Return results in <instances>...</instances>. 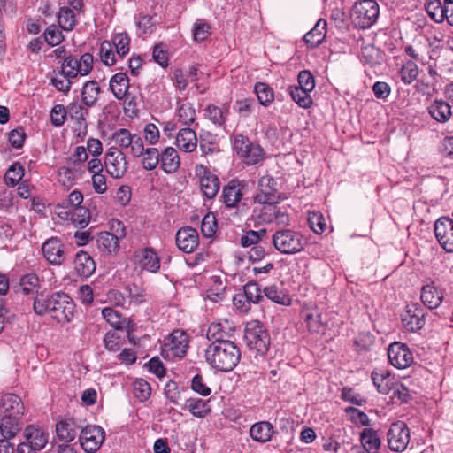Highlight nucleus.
Masks as SVG:
<instances>
[{
	"mask_svg": "<svg viewBox=\"0 0 453 453\" xmlns=\"http://www.w3.org/2000/svg\"><path fill=\"white\" fill-rule=\"evenodd\" d=\"M58 181L65 187L70 188L73 185L77 177V170L67 166H61L58 172Z\"/></svg>",
	"mask_w": 453,
	"mask_h": 453,
	"instance_id": "58",
	"label": "nucleus"
},
{
	"mask_svg": "<svg viewBox=\"0 0 453 453\" xmlns=\"http://www.w3.org/2000/svg\"><path fill=\"white\" fill-rule=\"evenodd\" d=\"M142 155L144 157L142 160V165L145 170H154L159 164L160 154L157 148L144 149Z\"/></svg>",
	"mask_w": 453,
	"mask_h": 453,
	"instance_id": "49",
	"label": "nucleus"
},
{
	"mask_svg": "<svg viewBox=\"0 0 453 453\" xmlns=\"http://www.w3.org/2000/svg\"><path fill=\"white\" fill-rule=\"evenodd\" d=\"M428 111L435 120L441 123L446 122L451 116L450 106L444 101H435Z\"/></svg>",
	"mask_w": 453,
	"mask_h": 453,
	"instance_id": "39",
	"label": "nucleus"
},
{
	"mask_svg": "<svg viewBox=\"0 0 453 453\" xmlns=\"http://www.w3.org/2000/svg\"><path fill=\"white\" fill-rule=\"evenodd\" d=\"M264 295L271 301L281 304L288 306L291 304V298L285 294V292L277 287L276 285H271L264 288L263 289Z\"/></svg>",
	"mask_w": 453,
	"mask_h": 453,
	"instance_id": "40",
	"label": "nucleus"
},
{
	"mask_svg": "<svg viewBox=\"0 0 453 453\" xmlns=\"http://www.w3.org/2000/svg\"><path fill=\"white\" fill-rule=\"evenodd\" d=\"M228 108L226 106L225 109H221L214 104H209L204 110L205 115L213 124L222 126L226 122Z\"/></svg>",
	"mask_w": 453,
	"mask_h": 453,
	"instance_id": "47",
	"label": "nucleus"
},
{
	"mask_svg": "<svg viewBox=\"0 0 453 453\" xmlns=\"http://www.w3.org/2000/svg\"><path fill=\"white\" fill-rule=\"evenodd\" d=\"M371 378L377 390L380 394H389L394 389L395 380L391 374L384 369H375L371 374Z\"/></svg>",
	"mask_w": 453,
	"mask_h": 453,
	"instance_id": "27",
	"label": "nucleus"
},
{
	"mask_svg": "<svg viewBox=\"0 0 453 453\" xmlns=\"http://www.w3.org/2000/svg\"><path fill=\"white\" fill-rule=\"evenodd\" d=\"M188 347V336L181 330H174L161 346V355L167 359L185 356Z\"/></svg>",
	"mask_w": 453,
	"mask_h": 453,
	"instance_id": "7",
	"label": "nucleus"
},
{
	"mask_svg": "<svg viewBox=\"0 0 453 453\" xmlns=\"http://www.w3.org/2000/svg\"><path fill=\"white\" fill-rule=\"evenodd\" d=\"M274 433L273 425L268 421L253 424L250 428V437L257 442L265 443L271 441Z\"/></svg>",
	"mask_w": 453,
	"mask_h": 453,
	"instance_id": "30",
	"label": "nucleus"
},
{
	"mask_svg": "<svg viewBox=\"0 0 453 453\" xmlns=\"http://www.w3.org/2000/svg\"><path fill=\"white\" fill-rule=\"evenodd\" d=\"M254 90L259 104L263 106L270 105L274 99L273 90L266 83L257 82L254 86Z\"/></svg>",
	"mask_w": 453,
	"mask_h": 453,
	"instance_id": "42",
	"label": "nucleus"
},
{
	"mask_svg": "<svg viewBox=\"0 0 453 453\" xmlns=\"http://www.w3.org/2000/svg\"><path fill=\"white\" fill-rule=\"evenodd\" d=\"M130 38L127 33H119L113 35L111 39V46L113 45L116 53L119 58H124L129 52Z\"/></svg>",
	"mask_w": 453,
	"mask_h": 453,
	"instance_id": "46",
	"label": "nucleus"
},
{
	"mask_svg": "<svg viewBox=\"0 0 453 453\" xmlns=\"http://www.w3.org/2000/svg\"><path fill=\"white\" fill-rule=\"evenodd\" d=\"M175 242L180 250L185 253H191L199 243V235L195 228L185 226L177 231Z\"/></svg>",
	"mask_w": 453,
	"mask_h": 453,
	"instance_id": "22",
	"label": "nucleus"
},
{
	"mask_svg": "<svg viewBox=\"0 0 453 453\" xmlns=\"http://www.w3.org/2000/svg\"><path fill=\"white\" fill-rule=\"evenodd\" d=\"M104 441V431L97 426L82 427L80 433L81 448L88 453L96 452Z\"/></svg>",
	"mask_w": 453,
	"mask_h": 453,
	"instance_id": "16",
	"label": "nucleus"
},
{
	"mask_svg": "<svg viewBox=\"0 0 453 453\" xmlns=\"http://www.w3.org/2000/svg\"><path fill=\"white\" fill-rule=\"evenodd\" d=\"M24 176V168L19 163L12 164L4 174L6 185L16 186Z\"/></svg>",
	"mask_w": 453,
	"mask_h": 453,
	"instance_id": "48",
	"label": "nucleus"
},
{
	"mask_svg": "<svg viewBox=\"0 0 453 453\" xmlns=\"http://www.w3.org/2000/svg\"><path fill=\"white\" fill-rule=\"evenodd\" d=\"M69 220L79 227L84 228L90 221V212L88 209L84 206L80 205L74 207V210H72Z\"/></svg>",
	"mask_w": 453,
	"mask_h": 453,
	"instance_id": "45",
	"label": "nucleus"
},
{
	"mask_svg": "<svg viewBox=\"0 0 453 453\" xmlns=\"http://www.w3.org/2000/svg\"><path fill=\"white\" fill-rule=\"evenodd\" d=\"M44 40L50 46H56L64 40L62 32L55 26H49L44 31Z\"/></svg>",
	"mask_w": 453,
	"mask_h": 453,
	"instance_id": "60",
	"label": "nucleus"
},
{
	"mask_svg": "<svg viewBox=\"0 0 453 453\" xmlns=\"http://www.w3.org/2000/svg\"><path fill=\"white\" fill-rule=\"evenodd\" d=\"M266 234V229L263 228L258 231L250 230L247 231L240 239V244L243 248L251 245H257L258 242Z\"/></svg>",
	"mask_w": 453,
	"mask_h": 453,
	"instance_id": "53",
	"label": "nucleus"
},
{
	"mask_svg": "<svg viewBox=\"0 0 453 453\" xmlns=\"http://www.w3.org/2000/svg\"><path fill=\"white\" fill-rule=\"evenodd\" d=\"M67 116V110L63 104H56L50 111V122L54 127H61Z\"/></svg>",
	"mask_w": 453,
	"mask_h": 453,
	"instance_id": "64",
	"label": "nucleus"
},
{
	"mask_svg": "<svg viewBox=\"0 0 453 453\" xmlns=\"http://www.w3.org/2000/svg\"><path fill=\"white\" fill-rule=\"evenodd\" d=\"M234 148L248 165H255L263 159L264 150L260 145L252 143L242 134L234 135Z\"/></svg>",
	"mask_w": 453,
	"mask_h": 453,
	"instance_id": "8",
	"label": "nucleus"
},
{
	"mask_svg": "<svg viewBox=\"0 0 453 453\" xmlns=\"http://www.w3.org/2000/svg\"><path fill=\"white\" fill-rule=\"evenodd\" d=\"M234 331V326L228 320L211 323L206 333L207 339L211 342L209 345H215L221 342H232L230 337Z\"/></svg>",
	"mask_w": 453,
	"mask_h": 453,
	"instance_id": "21",
	"label": "nucleus"
},
{
	"mask_svg": "<svg viewBox=\"0 0 453 453\" xmlns=\"http://www.w3.org/2000/svg\"><path fill=\"white\" fill-rule=\"evenodd\" d=\"M434 234L440 245L447 251L453 252V219L441 217L434 222Z\"/></svg>",
	"mask_w": 453,
	"mask_h": 453,
	"instance_id": "17",
	"label": "nucleus"
},
{
	"mask_svg": "<svg viewBox=\"0 0 453 453\" xmlns=\"http://www.w3.org/2000/svg\"><path fill=\"white\" fill-rule=\"evenodd\" d=\"M184 408L188 409L195 417L197 418H204L211 411L208 406V401L199 398H190L187 400Z\"/></svg>",
	"mask_w": 453,
	"mask_h": 453,
	"instance_id": "41",
	"label": "nucleus"
},
{
	"mask_svg": "<svg viewBox=\"0 0 453 453\" xmlns=\"http://www.w3.org/2000/svg\"><path fill=\"white\" fill-rule=\"evenodd\" d=\"M206 362L221 372L232 371L241 359V352L234 342H221L208 345L204 351Z\"/></svg>",
	"mask_w": 453,
	"mask_h": 453,
	"instance_id": "2",
	"label": "nucleus"
},
{
	"mask_svg": "<svg viewBox=\"0 0 453 453\" xmlns=\"http://www.w3.org/2000/svg\"><path fill=\"white\" fill-rule=\"evenodd\" d=\"M44 258L51 265H61L67 258L66 247L58 237H50L42 245Z\"/></svg>",
	"mask_w": 453,
	"mask_h": 453,
	"instance_id": "13",
	"label": "nucleus"
},
{
	"mask_svg": "<svg viewBox=\"0 0 453 453\" xmlns=\"http://www.w3.org/2000/svg\"><path fill=\"white\" fill-rule=\"evenodd\" d=\"M2 416L22 417L24 414V404L19 396L14 394H5L1 398Z\"/></svg>",
	"mask_w": 453,
	"mask_h": 453,
	"instance_id": "25",
	"label": "nucleus"
},
{
	"mask_svg": "<svg viewBox=\"0 0 453 453\" xmlns=\"http://www.w3.org/2000/svg\"><path fill=\"white\" fill-rule=\"evenodd\" d=\"M110 88L118 100L127 96L130 87L129 78L124 73H115L110 80Z\"/></svg>",
	"mask_w": 453,
	"mask_h": 453,
	"instance_id": "31",
	"label": "nucleus"
},
{
	"mask_svg": "<svg viewBox=\"0 0 453 453\" xmlns=\"http://www.w3.org/2000/svg\"><path fill=\"white\" fill-rule=\"evenodd\" d=\"M179 120L184 125H190L196 119V110L189 103L182 104L178 109Z\"/></svg>",
	"mask_w": 453,
	"mask_h": 453,
	"instance_id": "57",
	"label": "nucleus"
},
{
	"mask_svg": "<svg viewBox=\"0 0 453 453\" xmlns=\"http://www.w3.org/2000/svg\"><path fill=\"white\" fill-rule=\"evenodd\" d=\"M74 268L77 273L81 277H89L96 270V265L88 253L79 250L74 259Z\"/></svg>",
	"mask_w": 453,
	"mask_h": 453,
	"instance_id": "29",
	"label": "nucleus"
},
{
	"mask_svg": "<svg viewBox=\"0 0 453 453\" xmlns=\"http://www.w3.org/2000/svg\"><path fill=\"white\" fill-rule=\"evenodd\" d=\"M195 174L199 178L200 189L204 196L209 199L214 198L220 188L218 176L203 165H197L195 167Z\"/></svg>",
	"mask_w": 453,
	"mask_h": 453,
	"instance_id": "15",
	"label": "nucleus"
},
{
	"mask_svg": "<svg viewBox=\"0 0 453 453\" xmlns=\"http://www.w3.org/2000/svg\"><path fill=\"white\" fill-rule=\"evenodd\" d=\"M345 412L355 425L369 426L370 419L364 411L355 407H347Z\"/></svg>",
	"mask_w": 453,
	"mask_h": 453,
	"instance_id": "59",
	"label": "nucleus"
},
{
	"mask_svg": "<svg viewBox=\"0 0 453 453\" xmlns=\"http://www.w3.org/2000/svg\"><path fill=\"white\" fill-rule=\"evenodd\" d=\"M361 53L365 61L371 65L379 64L381 59L380 50L373 45L363 47Z\"/></svg>",
	"mask_w": 453,
	"mask_h": 453,
	"instance_id": "62",
	"label": "nucleus"
},
{
	"mask_svg": "<svg viewBox=\"0 0 453 453\" xmlns=\"http://www.w3.org/2000/svg\"><path fill=\"white\" fill-rule=\"evenodd\" d=\"M101 88L96 81H88L84 83L81 93L83 104L88 107L96 104L100 94Z\"/></svg>",
	"mask_w": 453,
	"mask_h": 453,
	"instance_id": "37",
	"label": "nucleus"
},
{
	"mask_svg": "<svg viewBox=\"0 0 453 453\" xmlns=\"http://www.w3.org/2000/svg\"><path fill=\"white\" fill-rule=\"evenodd\" d=\"M104 319L115 329L120 330L124 327L126 320L121 314L111 307H105L102 310Z\"/></svg>",
	"mask_w": 453,
	"mask_h": 453,
	"instance_id": "50",
	"label": "nucleus"
},
{
	"mask_svg": "<svg viewBox=\"0 0 453 453\" xmlns=\"http://www.w3.org/2000/svg\"><path fill=\"white\" fill-rule=\"evenodd\" d=\"M196 134L189 127L182 128L176 136V144L180 150L185 152H191L196 148Z\"/></svg>",
	"mask_w": 453,
	"mask_h": 453,
	"instance_id": "34",
	"label": "nucleus"
},
{
	"mask_svg": "<svg viewBox=\"0 0 453 453\" xmlns=\"http://www.w3.org/2000/svg\"><path fill=\"white\" fill-rule=\"evenodd\" d=\"M388 448L392 451H403L410 441V431L407 425L403 421H397L390 426L387 434Z\"/></svg>",
	"mask_w": 453,
	"mask_h": 453,
	"instance_id": "12",
	"label": "nucleus"
},
{
	"mask_svg": "<svg viewBox=\"0 0 453 453\" xmlns=\"http://www.w3.org/2000/svg\"><path fill=\"white\" fill-rule=\"evenodd\" d=\"M39 283V277L35 273H27L21 277L18 291L22 292L24 295L34 294L37 292Z\"/></svg>",
	"mask_w": 453,
	"mask_h": 453,
	"instance_id": "44",
	"label": "nucleus"
},
{
	"mask_svg": "<svg viewBox=\"0 0 453 453\" xmlns=\"http://www.w3.org/2000/svg\"><path fill=\"white\" fill-rule=\"evenodd\" d=\"M140 263L142 269L150 273H157L160 268V259L152 248L141 250Z\"/></svg>",
	"mask_w": 453,
	"mask_h": 453,
	"instance_id": "36",
	"label": "nucleus"
},
{
	"mask_svg": "<svg viewBox=\"0 0 453 453\" xmlns=\"http://www.w3.org/2000/svg\"><path fill=\"white\" fill-rule=\"evenodd\" d=\"M380 7L374 0H361L355 3L350 12L353 26L359 29L371 27L377 20Z\"/></svg>",
	"mask_w": 453,
	"mask_h": 453,
	"instance_id": "5",
	"label": "nucleus"
},
{
	"mask_svg": "<svg viewBox=\"0 0 453 453\" xmlns=\"http://www.w3.org/2000/svg\"><path fill=\"white\" fill-rule=\"evenodd\" d=\"M74 307L72 298L64 292L37 294L33 303L34 311L37 315L49 313L58 323L69 322L73 317Z\"/></svg>",
	"mask_w": 453,
	"mask_h": 453,
	"instance_id": "1",
	"label": "nucleus"
},
{
	"mask_svg": "<svg viewBox=\"0 0 453 453\" xmlns=\"http://www.w3.org/2000/svg\"><path fill=\"white\" fill-rule=\"evenodd\" d=\"M58 22L62 29L73 30L76 24L74 10L70 7H61L58 12Z\"/></svg>",
	"mask_w": 453,
	"mask_h": 453,
	"instance_id": "43",
	"label": "nucleus"
},
{
	"mask_svg": "<svg viewBox=\"0 0 453 453\" xmlns=\"http://www.w3.org/2000/svg\"><path fill=\"white\" fill-rule=\"evenodd\" d=\"M272 242L279 252L287 255L301 252L307 244L300 232L289 228L275 231L272 236Z\"/></svg>",
	"mask_w": 453,
	"mask_h": 453,
	"instance_id": "4",
	"label": "nucleus"
},
{
	"mask_svg": "<svg viewBox=\"0 0 453 453\" xmlns=\"http://www.w3.org/2000/svg\"><path fill=\"white\" fill-rule=\"evenodd\" d=\"M159 162L165 173H176L180 165L178 151L173 147H167L162 151Z\"/></svg>",
	"mask_w": 453,
	"mask_h": 453,
	"instance_id": "28",
	"label": "nucleus"
},
{
	"mask_svg": "<svg viewBox=\"0 0 453 453\" xmlns=\"http://www.w3.org/2000/svg\"><path fill=\"white\" fill-rule=\"evenodd\" d=\"M244 184L238 180H231L223 187L221 200L227 208H235L243 196Z\"/></svg>",
	"mask_w": 453,
	"mask_h": 453,
	"instance_id": "23",
	"label": "nucleus"
},
{
	"mask_svg": "<svg viewBox=\"0 0 453 453\" xmlns=\"http://www.w3.org/2000/svg\"><path fill=\"white\" fill-rule=\"evenodd\" d=\"M388 357L390 364L398 369L409 367L413 361L412 354L407 345L399 342L389 345Z\"/></svg>",
	"mask_w": 453,
	"mask_h": 453,
	"instance_id": "18",
	"label": "nucleus"
},
{
	"mask_svg": "<svg viewBox=\"0 0 453 453\" xmlns=\"http://www.w3.org/2000/svg\"><path fill=\"white\" fill-rule=\"evenodd\" d=\"M21 418L22 417L19 416H2L0 420L1 435L4 438H14L22 428Z\"/></svg>",
	"mask_w": 453,
	"mask_h": 453,
	"instance_id": "33",
	"label": "nucleus"
},
{
	"mask_svg": "<svg viewBox=\"0 0 453 453\" xmlns=\"http://www.w3.org/2000/svg\"><path fill=\"white\" fill-rule=\"evenodd\" d=\"M94 58L90 53H85L76 58L73 56L65 58L62 63V72L69 78H75L77 75H87L93 69Z\"/></svg>",
	"mask_w": 453,
	"mask_h": 453,
	"instance_id": "9",
	"label": "nucleus"
},
{
	"mask_svg": "<svg viewBox=\"0 0 453 453\" xmlns=\"http://www.w3.org/2000/svg\"><path fill=\"white\" fill-rule=\"evenodd\" d=\"M278 203L261 204L260 207H255L253 216L258 218L265 223H275L277 225L288 226L289 217L285 209L279 207Z\"/></svg>",
	"mask_w": 453,
	"mask_h": 453,
	"instance_id": "10",
	"label": "nucleus"
},
{
	"mask_svg": "<svg viewBox=\"0 0 453 453\" xmlns=\"http://www.w3.org/2000/svg\"><path fill=\"white\" fill-rule=\"evenodd\" d=\"M425 312L418 303H411L406 306V311L402 314V323L406 330L417 332L425 325Z\"/></svg>",
	"mask_w": 453,
	"mask_h": 453,
	"instance_id": "20",
	"label": "nucleus"
},
{
	"mask_svg": "<svg viewBox=\"0 0 453 453\" xmlns=\"http://www.w3.org/2000/svg\"><path fill=\"white\" fill-rule=\"evenodd\" d=\"M211 35V27L203 19H197L194 24L193 35L196 42L204 41Z\"/></svg>",
	"mask_w": 453,
	"mask_h": 453,
	"instance_id": "61",
	"label": "nucleus"
},
{
	"mask_svg": "<svg viewBox=\"0 0 453 453\" xmlns=\"http://www.w3.org/2000/svg\"><path fill=\"white\" fill-rule=\"evenodd\" d=\"M82 425L73 418H65L59 420L56 425L58 438L66 443L73 441L78 433H81Z\"/></svg>",
	"mask_w": 453,
	"mask_h": 453,
	"instance_id": "24",
	"label": "nucleus"
},
{
	"mask_svg": "<svg viewBox=\"0 0 453 453\" xmlns=\"http://www.w3.org/2000/svg\"><path fill=\"white\" fill-rule=\"evenodd\" d=\"M443 296L434 285L426 284V309H435L442 302Z\"/></svg>",
	"mask_w": 453,
	"mask_h": 453,
	"instance_id": "55",
	"label": "nucleus"
},
{
	"mask_svg": "<svg viewBox=\"0 0 453 453\" xmlns=\"http://www.w3.org/2000/svg\"><path fill=\"white\" fill-rule=\"evenodd\" d=\"M288 91L292 98L298 106L308 109L312 105V98L310 95V91L305 88H299L297 86H289Z\"/></svg>",
	"mask_w": 453,
	"mask_h": 453,
	"instance_id": "38",
	"label": "nucleus"
},
{
	"mask_svg": "<svg viewBox=\"0 0 453 453\" xmlns=\"http://www.w3.org/2000/svg\"><path fill=\"white\" fill-rule=\"evenodd\" d=\"M308 223L311 230L316 234H322L326 228V222L319 211H312L309 213Z\"/></svg>",
	"mask_w": 453,
	"mask_h": 453,
	"instance_id": "54",
	"label": "nucleus"
},
{
	"mask_svg": "<svg viewBox=\"0 0 453 453\" xmlns=\"http://www.w3.org/2000/svg\"><path fill=\"white\" fill-rule=\"evenodd\" d=\"M275 181L273 177L265 175L258 181V192L254 200L259 205L271 203H279V196L275 188Z\"/></svg>",
	"mask_w": 453,
	"mask_h": 453,
	"instance_id": "19",
	"label": "nucleus"
},
{
	"mask_svg": "<svg viewBox=\"0 0 453 453\" xmlns=\"http://www.w3.org/2000/svg\"><path fill=\"white\" fill-rule=\"evenodd\" d=\"M104 165L111 177L115 179L123 177L127 170L125 153L118 147H111L105 154Z\"/></svg>",
	"mask_w": 453,
	"mask_h": 453,
	"instance_id": "14",
	"label": "nucleus"
},
{
	"mask_svg": "<svg viewBox=\"0 0 453 453\" xmlns=\"http://www.w3.org/2000/svg\"><path fill=\"white\" fill-rule=\"evenodd\" d=\"M361 443L368 453H377L381 441L377 432L372 428H365L360 434Z\"/></svg>",
	"mask_w": 453,
	"mask_h": 453,
	"instance_id": "35",
	"label": "nucleus"
},
{
	"mask_svg": "<svg viewBox=\"0 0 453 453\" xmlns=\"http://www.w3.org/2000/svg\"><path fill=\"white\" fill-rule=\"evenodd\" d=\"M112 141L120 149H129L130 153L134 157L142 156L144 151V145L142 139L136 134H131V132L126 128H120L112 134Z\"/></svg>",
	"mask_w": 453,
	"mask_h": 453,
	"instance_id": "11",
	"label": "nucleus"
},
{
	"mask_svg": "<svg viewBox=\"0 0 453 453\" xmlns=\"http://www.w3.org/2000/svg\"><path fill=\"white\" fill-rule=\"evenodd\" d=\"M327 32V22L319 19L315 26L303 36V41L310 48L319 47L325 40Z\"/></svg>",
	"mask_w": 453,
	"mask_h": 453,
	"instance_id": "26",
	"label": "nucleus"
},
{
	"mask_svg": "<svg viewBox=\"0 0 453 453\" xmlns=\"http://www.w3.org/2000/svg\"><path fill=\"white\" fill-rule=\"evenodd\" d=\"M150 385L143 379L136 380L133 384L134 396L140 402H145L150 396Z\"/></svg>",
	"mask_w": 453,
	"mask_h": 453,
	"instance_id": "52",
	"label": "nucleus"
},
{
	"mask_svg": "<svg viewBox=\"0 0 453 453\" xmlns=\"http://www.w3.org/2000/svg\"><path fill=\"white\" fill-rule=\"evenodd\" d=\"M243 295L253 303H258L264 299L262 291L255 281H250L244 285Z\"/></svg>",
	"mask_w": 453,
	"mask_h": 453,
	"instance_id": "56",
	"label": "nucleus"
},
{
	"mask_svg": "<svg viewBox=\"0 0 453 453\" xmlns=\"http://www.w3.org/2000/svg\"><path fill=\"white\" fill-rule=\"evenodd\" d=\"M100 57L103 63L108 66L113 65L116 63L115 54L112 50L111 42L104 41L100 46Z\"/></svg>",
	"mask_w": 453,
	"mask_h": 453,
	"instance_id": "63",
	"label": "nucleus"
},
{
	"mask_svg": "<svg viewBox=\"0 0 453 453\" xmlns=\"http://www.w3.org/2000/svg\"><path fill=\"white\" fill-rule=\"evenodd\" d=\"M444 4L440 0H426V14L436 23L443 21Z\"/></svg>",
	"mask_w": 453,
	"mask_h": 453,
	"instance_id": "51",
	"label": "nucleus"
},
{
	"mask_svg": "<svg viewBox=\"0 0 453 453\" xmlns=\"http://www.w3.org/2000/svg\"><path fill=\"white\" fill-rule=\"evenodd\" d=\"M26 442L34 449L40 451L48 442L47 434L39 428L29 426L25 429L24 433Z\"/></svg>",
	"mask_w": 453,
	"mask_h": 453,
	"instance_id": "32",
	"label": "nucleus"
},
{
	"mask_svg": "<svg viewBox=\"0 0 453 453\" xmlns=\"http://www.w3.org/2000/svg\"><path fill=\"white\" fill-rule=\"evenodd\" d=\"M111 229L112 233L102 232L96 239L98 249L108 256L116 255L119 252V240L127 235L124 225L119 220H113Z\"/></svg>",
	"mask_w": 453,
	"mask_h": 453,
	"instance_id": "6",
	"label": "nucleus"
},
{
	"mask_svg": "<svg viewBox=\"0 0 453 453\" xmlns=\"http://www.w3.org/2000/svg\"><path fill=\"white\" fill-rule=\"evenodd\" d=\"M244 340L247 347L257 356H265L270 347L271 338L268 331L258 320H252L246 324Z\"/></svg>",
	"mask_w": 453,
	"mask_h": 453,
	"instance_id": "3",
	"label": "nucleus"
}]
</instances>
